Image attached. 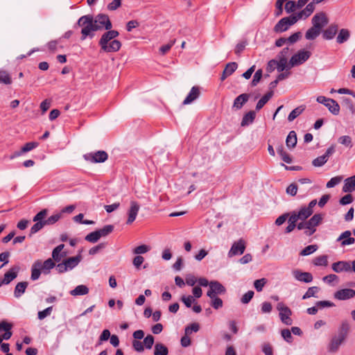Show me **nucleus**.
I'll return each instance as SVG.
<instances>
[{
    "label": "nucleus",
    "mask_w": 355,
    "mask_h": 355,
    "mask_svg": "<svg viewBox=\"0 0 355 355\" xmlns=\"http://www.w3.org/2000/svg\"><path fill=\"white\" fill-rule=\"evenodd\" d=\"M77 26H82L81 40H84L87 36L93 37L92 32L101 29L110 30L112 25L107 15H98L94 19L92 15L82 16L77 21Z\"/></svg>",
    "instance_id": "obj_1"
},
{
    "label": "nucleus",
    "mask_w": 355,
    "mask_h": 355,
    "mask_svg": "<svg viewBox=\"0 0 355 355\" xmlns=\"http://www.w3.org/2000/svg\"><path fill=\"white\" fill-rule=\"evenodd\" d=\"M54 267H55V263L51 258H49L44 261L40 259L36 260L31 266V280H37L42 273L49 275Z\"/></svg>",
    "instance_id": "obj_2"
},
{
    "label": "nucleus",
    "mask_w": 355,
    "mask_h": 355,
    "mask_svg": "<svg viewBox=\"0 0 355 355\" xmlns=\"http://www.w3.org/2000/svg\"><path fill=\"white\" fill-rule=\"evenodd\" d=\"M323 219L320 214H314L309 220L302 221L297 225L299 230H304V233L306 236H311L316 231V227L322 223Z\"/></svg>",
    "instance_id": "obj_3"
},
{
    "label": "nucleus",
    "mask_w": 355,
    "mask_h": 355,
    "mask_svg": "<svg viewBox=\"0 0 355 355\" xmlns=\"http://www.w3.org/2000/svg\"><path fill=\"white\" fill-rule=\"evenodd\" d=\"M349 329L347 323H343L342 324V331L338 335L334 336L328 346V350L330 352H336L339 349L340 345L344 342L346 338L347 331Z\"/></svg>",
    "instance_id": "obj_4"
},
{
    "label": "nucleus",
    "mask_w": 355,
    "mask_h": 355,
    "mask_svg": "<svg viewBox=\"0 0 355 355\" xmlns=\"http://www.w3.org/2000/svg\"><path fill=\"white\" fill-rule=\"evenodd\" d=\"M311 53L309 51L302 50L294 54L290 59L288 67L292 68L304 63L311 56Z\"/></svg>",
    "instance_id": "obj_5"
},
{
    "label": "nucleus",
    "mask_w": 355,
    "mask_h": 355,
    "mask_svg": "<svg viewBox=\"0 0 355 355\" xmlns=\"http://www.w3.org/2000/svg\"><path fill=\"white\" fill-rule=\"evenodd\" d=\"M277 309L279 311V315L281 321L286 325H291L293 320L291 316L292 311L284 303L279 302L277 304Z\"/></svg>",
    "instance_id": "obj_6"
},
{
    "label": "nucleus",
    "mask_w": 355,
    "mask_h": 355,
    "mask_svg": "<svg viewBox=\"0 0 355 355\" xmlns=\"http://www.w3.org/2000/svg\"><path fill=\"white\" fill-rule=\"evenodd\" d=\"M296 23V19L292 15L281 19L275 26L274 31L277 33H282L287 31L289 27Z\"/></svg>",
    "instance_id": "obj_7"
},
{
    "label": "nucleus",
    "mask_w": 355,
    "mask_h": 355,
    "mask_svg": "<svg viewBox=\"0 0 355 355\" xmlns=\"http://www.w3.org/2000/svg\"><path fill=\"white\" fill-rule=\"evenodd\" d=\"M107 153L103 150H98L94 153H87L84 155V158L92 163H101L107 160Z\"/></svg>",
    "instance_id": "obj_8"
},
{
    "label": "nucleus",
    "mask_w": 355,
    "mask_h": 355,
    "mask_svg": "<svg viewBox=\"0 0 355 355\" xmlns=\"http://www.w3.org/2000/svg\"><path fill=\"white\" fill-rule=\"evenodd\" d=\"M226 291L225 288L217 281H211L209 283V288L207 291V296L213 297L218 295L224 294Z\"/></svg>",
    "instance_id": "obj_9"
},
{
    "label": "nucleus",
    "mask_w": 355,
    "mask_h": 355,
    "mask_svg": "<svg viewBox=\"0 0 355 355\" xmlns=\"http://www.w3.org/2000/svg\"><path fill=\"white\" fill-rule=\"evenodd\" d=\"M335 153V146L331 145L329 147L326 153L322 155L316 157L312 162V164L315 167H320L323 166L329 159V157Z\"/></svg>",
    "instance_id": "obj_10"
},
{
    "label": "nucleus",
    "mask_w": 355,
    "mask_h": 355,
    "mask_svg": "<svg viewBox=\"0 0 355 355\" xmlns=\"http://www.w3.org/2000/svg\"><path fill=\"white\" fill-rule=\"evenodd\" d=\"M329 22L328 18L326 14L323 12L316 13L312 18L313 26L322 29Z\"/></svg>",
    "instance_id": "obj_11"
},
{
    "label": "nucleus",
    "mask_w": 355,
    "mask_h": 355,
    "mask_svg": "<svg viewBox=\"0 0 355 355\" xmlns=\"http://www.w3.org/2000/svg\"><path fill=\"white\" fill-rule=\"evenodd\" d=\"M334 297L338 300H347L355 297V290L352 288H343L334 293Z\"/></svg>",
    "instance_id": "obj_12"
},
{
    "label": "nucleus",
    "mask_w": 355,
    "mask_h": 355,
    "mask_svg": "<svg viewBox=\"0 0 355 355\" xmlns=\"http://www.w3.org/2000/svg\"><path fill=\"white\" fill-rule=\"evenodd\" d=\"M245 249V241L243 239H240L237 242L233 243L228 252V256L229 257H232L236 255L242 254L244 252Z\"/></svg>",
    "instance_id": "obj_13"
},
{
    "label": "nucleus",
    "mask_w": 355,
    "mask_h": 355,
    "mask_svg": "<svg viewBox=\"0 0 355 355\" xmlns=\"http://www.w3.org/2000/svg\"><path fill=\"white\" fill-rule=\"evenodd\" d=\"M315 6L311 2H310L306 5L305 8L298 12L297 13L293 15V16L295 17L296 22L300 19H306L311 15V14L315 10Z\"/></svg>",
    "instance_id": "obj_14"
},
{
    "label": "nucleus",
    "mask_w": 355,
    "mask_h": 355,
    "mask_svg": "<svg viewBox=\"0 0 355 355\" xmlns=\"http://www.w3.org/2000/svg\"><path fill=\"white\" fill-rule=\"evenodd\" d=\"M140 206L139 203L136 201H131L130 202V206L128 211V220L126 221L127 224H131L132 223L138 214V212L139 211Z\"/></svg>",
    "instance_id": "obj_15"
},
{
    "label": "nucleus",
    "mask_w": 355,
    "mask_h": 355,
    "mask_svg": "<svg viewBox=\"0 0 355 355\" xmlns=\"http://www.w3.org/2000/svg\"><path fill=\"white\" fill-rule=\"evenodd\" d=\"M336 241L340 242L342 247H345L354 244L355 239L352 236V232L349 230H346L338 237Z\"/></svg>",
    "instance_id": "obj_16"
},
{
    "label": "nucleus",
    "mask_w": 355,
    "mask_h": 355,
    "mask_svg": "<svg viewBox=\"0 0 355 355\" xmlns=\"http://www.w3.org/2000/svg\"><path fill=\"white\" fill-rule=\"evenodd\" d=\"M293 277L301 282L310 283L313 281V275L308 272H302L300 270H294L292 271Z\"/></svg>",
    "instance_id": "obj_17"
},
{
    "label": "nucleus",
    "mask_w": 355,
    "mask_h": 355,
    "mask_svg": "<svg viewBox=\"0 0 355 355\" xmlns=\"http://www.w3.org/2000/svg\"><path fill=\"white\" fill-rule=\"evenodd\" d=\"M351 261H339L332 264V270L336 272H351Z\"/></svg>",
    "instance_id": "obj_18"
},
{
    "label": "nucleus",
    "mask_w": 355,
    "mask_h": 355,
    "mask_svg": "<svg viewBox=\"0 0 355 355\" xmlns=\"http://www.w3.org/2000/svg\"><path fill=\"white\" fill-rule=\"evenodd\" d=\"M121 47V43L119 40L113 39L107 43V44H104L102 46L101 50L106 53H112L118 51Z\"/></svg>",
    "instance_id": "obj_19"
},
{
    "label": "nucleus",
    "mask_w": 355,
    "mask_h": 355,
    "mask_svg": "<svg viewBox=\"0 0 355 355\" xmlns=\"http://www.w3.org/2000/svg\"><path fill=\"white\" fill-rule=\"evenodd\" d=\"M313 211H310L305 206L302 207L299 211H293L291 213V216H294L297 220L305 221L312 214Z\"/></svg>",
    "instance_id": "obj_20"
},
{
    "label": "nucleus",
    "mask_w": 355,
    "mask_h": 355,
    "mask_svg": "<svg viewBox=\"0 0 355 355\" xmlns=\"http://www.w3.org/2000/svg\"><path fill=\"white\" fill-rule=\"evenodd\" d=\"M107 31L104 33L100 40H99V45L101 47L104 44H107V43H109L110 41H111L113 39H115L116 37L119 36V33L117 31L114 30H107Z\"/></svg>",
    "instance_id": "obj_21"
},
{
    "label": "nucleus",
    "mask_w": 355,
    "mask_h": 355,
    "mask_svg": "<svg viewBox=\"0 0 355 355\" xmlns=\"http://www.w3.org/2000/svg\"><path fill=\"white\" fill-rule=\"evenodd\" d=\"M64 248V244H60L53 250L52 260L54 262L59 263L62 258L67 256V252L63 251Z\"/></svg>",
    "instance_id": "obj_22"
},
{
    "label": "nucleus",
    "mask_w": 355,
    "mask_h": 355,
    "mask_svg": "<svg viewBox=\"0 0 355 355\" xmlns=\"http://www.w3.org/2000/svg\"><path fill=\"white\" fill-rule=\"evenodd\" d=\"M200 96V91L198 87H193L189 93L183 101V105H189L197 99Z\"/></svg>",
    "instance_id": "obj_23"
},
{
    "label": "nucleus",
    "mask_w": 355,
    "mask_h": 355,
    "mask_svg": "<svg viewBox=\"0 0 355 355\" xmlns=\"http://www.w3.org/2000/svg\"><path fill=\"white\" fill-rule=\"evenodd\" d=\"M355 190V175L346 178L344 180L343 191L351 193Z\"/></svg>",
    "instance_id": "obj_24"
},
{
    "label": "nucleus",
    "mask_w": 355,
    "mask_h": 355,
    "mask_svg": "<svg viewBox=\"0 0 355 355\" xmlns=\"http://www.w3.org/2000/svg\"><path fill=\"white\" fill-rule=\"evenodd\" d=\"M19 270V267H13L5 273L4 277L3 279L4 281V284H8L13 279H15L17 276Z\"/></svg>",
    "instance_id": "obj_25"
},
{
    "label": "nucleus",
    "mask_w": 355,
    "mask_h": 355,
    "mask_svg": "<svg viewBox=\"0 0 355 355\" xmlns=\"http://www.w3.org/2000/svg\"><path fill=\"white\" fill-rule=\"evenodd\" d=\"M275 64L277 65V69L279 72H282L285 69H290L288 63H287V59H278V60H272L268 62V65Z\"/></svg>",
    "instance_id": "obj_26"
},
{
    "label": "nucleus",
    "mask_w": 355,
    "mask_h": 355,
    "mask_svg": "<svg viewBox=\"0 0 355 355\" xmlns=\"http://www.w3.org/2000/svg\"><path fill=\"white\" fill-rule=\"evenodd\" d=\"M249 98V95L247 94H242L238 96L234 101V107L237 110H239L242 107V106L248 101Z\"/></svg>",
    "instance_id": "obj_27"
},
{
    "label": "nucleus",
    "mask_w": 355,
    "mask_h": 355,
    "mask_svg": "<svg viewBox=\"0 0 355 355\" xmlns=\"http://www.w3.org/2000/svg\"><path fill=\"white\" fill-rule=\"evenodd\" d=\"M350 37V32L348 29L342 28L340 30L336 37V42L338 44H343L347 42Z\"/></svg>",
    "instance_id": "obj_28"
},
{
    "label": "nucleus",
    "mask_w": 355,
    "mask_h": 355,
    "mask_svg": "<svg viewBox=\"0 0 355 355\" xmlns=\"http://www.w3.org/2000/svg\"><path fill=\"white\" fill-rule=\"evenodd\" d=\"M28 286V282H19L14 291V295L16 298L20 297L24 293Z\"/></svg>",
    "instance_id": "obj_29"
},
{
    "label": "nucleus",
    "mask_w": 355,
    "mask_h": 355,
    "mask_svg": "<svg viewBox=\"0 0 355 355\" xmlns=\"http://www.w3.org/2000/svg\"><path fill=\"white\" fill-rule=\"evenodd\" d=\"M255 116L256 114L254 111H250L243 116L241 123V125L244 127L252 123L255 119Z\"/></svg>",
    "instance_id": "obj_30"
},
{
    "label": "nucleus",
    "mask_w": 355,
    "mask_h": 355,
    "mask_svg": "<svg viewBox=\"0 0 355 355\" xmlns=\"http://www.w3.org/2000/svg\"><path fill=\"white\" fill-rule=\"evenodd\" d=\"M81 261V256L77 255L76 257H69L64 260V262L69 270L74 268Z\"/></svg>",
    "instance_id": "obj_31"
},
{
    "label": "nucleus",
    "mask_w": 355,
    "mask_h": 355,
    "mask_svg": "<svg viewBox=\"0 0 355 355\" xmlns=\"http://www.w3.org/2000/svg\"><path fill=\"white\" fill-rule=\"evenodd\" d=\"M328 101L329 102L327 103L325 106L328 108L331 113L334 115H338L340 112V105L335 100L331 98Z\"/></svg>",
    "instance_id": "obj_32"
},
{
    "label": "nucleus",
    "mask_w": 355,
    "mask_h": 355,
    "mask_svg": "<svg viewBox=\"0 0 355 355\" xmlns=\"http://www.w3.org/2000/svg\"><path fill=\"white\" fill-rule=\"evenodd\" d=\"M89 293V288L85 285H78L73 290H71L69 293L73 296L84 295Z\"/></svg>",
    "instance_id": "obj_33"
},
{
    "label": "nucleus",
    "mask_w": 355,
    "mask_h": 355,
    "mask_svg": "<svg viewBox=\"0 0 355 355\" xmlns=\"http://www.w3.org/2000/svg\"><path fill=\"white\" fill-rule=\"evenodd\" d=\"M338 31L336 26H331L327 28L323 33V37L325 40H331L334 37Z\"/></svg>",
    "instance_id": "obj_34"
},
{
    "label": "nucleus",
    "mask_w": 355,
    "mask_h": 355,
    "mask_svg": "<svg viewBox=\"0 0 355 355\" xmlns=\"http://www.w3.org/2000/svg\"><path fill=\"white\" fill-rule=\"evenodd\" d=\"M321 30L312 26L306 31L305 37L306 40H312L315 39L320 33Z\"/></svg>",
    "instance_id": "obj_35"
},
{
    "label": "nucleus",
    "mask_w": 355,
    "mask_h": 355,
    "mask_svg": "<svg viewBox=\"0 0 355 355\" xmlns=\"http://www.w3.org/2000/svg\"><path fill=\"white\" fill-rule=\"evenodd\" d=\"M286 146L288 148H294L297 144V135L295 131H291L286 140Z\"/></svg>",
    "instance_id": "obj_36"
},
{
    "label": "nucleus",
    "mask_w": 355,
    "mask_h": 355,
    "mask_svg": "<svg viewBox=\"0 0 355 355\" xmlns=\"http://www.w3.org/2000/svg\"><path fill=\"white\" fill-rule=\"evenodd\" d=\"M272 96V92H270L265 94L263 96H262L261 98L257 103L256 110H261L265 105V104L271 98Z\"/></svg>",
    "instance_id": "obj_37"
},
{
    "label": "nucleus",
    "mask_w": 355,
    "mask_h": 355,
    "mask_svg": "<svg viewBox=\"0 0 355 355\" xmlns=\"http://www.w3.org/2000/svg\"><path fill=\"white\" fill-rule=\"evenodd\" d=\"M313 263L316 266H327L328 265V257L327 255L317 257L313 260Z\"/></svg>",
    "instance_id": "obj_38"
},
{
    "label": "nucleus",
    "mask_w": 355,
    "mask_h": 355,
    "mask_svg": "<svg viewBox=\"0 0 355 355\" xmlns=\"http://www.w3.org/2000/svg\"><path fill=\"white\" fill-rule=\"evenodd\" d=\"M277 153L279 155V156L281 157L282 159L287 163V164H291L292 162V159L291 157H290V155L284 150L283 146H279L277 148Z\"/></svg>",
    "instance_id": "obj_39"
},
{
    "label": "nucleus",
    "mask_w": 355,
    "mask_h": 355,
    "mask_svg": "<svg viewBox=\"0 0 355 355\" xmlns=\"http://www.w3.org/2000/svg\"><path fill=\"white\" fill-rule=\"evenodd\" d=\"M200 329V325L197 322H193L188 325L184 329V334L190 336L193 333H196Z\"/></svg>",
    "instance_id": "obj_40"
},
{
    "label": "nucleus",
    "mask_w": 355,
    "mask_h": 355,
    "mask_svg": "<svg viewBox=\"0 0 355 355\" xmlns=\"http://www.w3.org/2000/svg\"><path fill=\"white\" fill-rule=\"evenodd\" d=\"M320 288L318 286H312L308 288L306 292L302 296L303 300L309 299L311 297H317L315 295L319 292Z\"/></svg>",
    "instance_id": "obj_41"
},
{
    "label": "nucleus",
    "mask_w": 355,
    "mask_h": 355,
    "mask_svg": "<svg viewBox=\"0 0 355 355\" xmlns=\"http://www.w3.org/2000/svg\"><path fill=\"white\" fill-rule=\"evenodd\" d=\"M168 349L162 343H157L155 345L154 355H168Z\"/></svg>",
    "instance_id": "obj_42"
},
{
    "label": "nucleus",
    "mask_w": 355,
    "mask_h": 355,
    "mask_svg": "<svg viewBox=\"0 0 355 355\" xmlns=\"http://www.w3.org/2000/svg\"><path fill=\"white\" fill-rule=\"evenodd\" d=\"M304 108L302 106L297 107L295 108L289 114L288 116V120L289 121H293L298 116H300L304 111Z\"/></svg>",
    "instance_id": "obj_43"
},
{
    "label": "nucleus",
    "mask_w": 355,
    "mask_h": 355,
    "mask_svg": "<svg viewBox=\"0 0 355 355\" xmlns=\"http://www.w3.org/2000/svg\"><path fill=\"white\" fill-rule=\"evenodd\" d=\"M12 79L9 73L6 71H0V83L10 85Z\"/></svg>",
    "instance_id": "obj_44"
},
{
    "label": "nucleus",
    "mask_w": 355,
    "mask_h": 355,
    "mask_svg": "<svg viewBox=\"0 0 355 355\" xmlns=\"http://www.w3.org/2000/svg\"><path fill=\"white\" fill-rule=\"evenodd\" d=\"M297 220L295 219V217L294 216L290 215L288 218V225L286 227V233H290L291 232L295 227H297Z\"/></svg>",
    "instance_id": "obj_45"
},
{
    "label": "nucleus",
    "mask_w": 355,
    "mask_h": 355,
    "mask_svg": "<svg viewBox=\"0 0 355 355\" xmlns=\"http://www.w3.org/2000/svg\"><path fill=\"white\" fill-rule=\"evenodd\" d=\"M101 238V234H99V233L98 232V231H94V232H92L89 234H88L86 236H85V240L87 241H89L90 243H96Z\"/></svg>",
    "instance_id": "obj_46"
},
{
    "label": "nucleus",
    "mask_w": 355,
    "mask_h": 355,
    "mask_svg": "<svg viewBox=\"0 0 355 355\" xmlns=\"http://www.w3.org/2000/svg\"><path fill=\"white\" fill-rule=\"evenodd\" d=\"M35 223L32 226L30 230L31 235L34 234L42 230L46 225V221H35Z\"/></svg>",
    "instance_id": "obj_47"
},
{
    "label": "nucleus",
    "mask_w": 355,
    "mask_h": 355,
    "mask_svg": "<svg viewBox=\"0 0 355 355\" xmlns=\"http://www.w3.org/2000/svg\"><path fill=\"white\" fill-rule=\"evenodd\" d=\"M318 250L317 245H310L304 248L300 252L302 256H307L313 254Z\"/></svg>",
    "instance_id": "obj_48"
},
{
    "label": "nucleus",
    "mask_w": 355,
    "mask_h": 355,
    "mask_svg": "<svg viewBox=\"0 0 355 355\" xmlns=\"http://www.w3.org/2000/svg\"><path fill=\"white\" fill-rule=\"evenodd\" d=\"M338 142L344 145L346 147L352 148V138L348 135L341 136L338 138Z\"/></svg>",
    "instance_id": "obj_49"
},
{
    "label": "nucleus",
    "mask_w": 355,
    "mask_h": 355,
    "mask_svg": "<svg viewBox=\"0 0 355 355\" xmlns=\"http://www.w3.org/2000/svg\"><path fill=\"white\" fill-rule=\"evenodd\" d=\"M343 103L349 112L352 114H355V104L354 102L348 98H345L343 99Z\"/></svg>",
    "instance_id": "obj_50"
},
{
    "label": "nucleus",
    "mask_w": 355,
    "mask_h": 355,
    "mask_svg": "<svg viewBox=\"0 0 355 355\" xmlns=\"http://www.w3.org/2000/svg\"><path fill=\"white\" fill-rule=\"evenodd\" d=\"M39 146V143L36 141L28 142L21 148L23 153H26L37 148Z\"/></svg>",
    "instance_id": "obj_51"
},
{
    "label": "nucleus",
    "mask_w": 355,
    "mask_h": 355,
    "mask_svg": "<svg viewBox=\"0 0 355 355\" xmlns=\"http://www.w3.org/2000/svg\"><path fill=\"white\" fill-rule=\"evenodd\" d=\"M237 69V64L236 62H230L225 67L224 70L225 75H232Z\"/></svg>",
    "instance_id": "obj_52"
},
{
    "label": "nucleus",
    "mask_w": 355,
    "mask_h": 355,
    "mask_svg": "<svg viewBox=\"0 0 355 355\" xmlns=\"http://www.w3.org/2000/svg\"><path fill=\"white\" fill-rule=\"evenodd\" d=\"M266 282H267V280L265 278H261V279L255 280L254 282V286L255 289L257 290V291L261 292L263 290V288L266 285Z\"/></svg>",
    "instance_id": "obj_53"
},
{
    "label": "nucleus",
    "mask_w": 355,
    "mask_h": 355,
    "mask_svg": "<svg viewBox=\"0 0 355 355\" xmlns=\"http://www.w3.org/2000/svg\"><path fill=\"white\" fill-rule=\"evenodd\" d=\"M114 230V226L112 225H107L104 226L102 229H100L98 231L99 234H101V237L105 236L110 234Z\"/></svg>",
    "instance_id": "obj_54"
},
{
    "label": "nucleus",
    "mask_w": 355,
    "mask_h": 355,
    "mask_svg": "<svg viewBox=\"0 0 355 355\" xmlns=\"http://www.w3.org/2000/svg\"><path fill=\"white\" fill-rule=\"evenodd\" d=\"M211 299V305L215 309H218L223 306V301L220 298L217 296H214L213 297H210Z\"/></svg>",
    "instance_id": "obj_55"
},
{
    "label": "nucleus",
    "mask_w": 355,
    "mask_h": 355,
    "mask_svg": "<svg viewBox=\"0 0 355 355\" xmlns=\"http://www.w3.org/2000/svg\"><path fill=\"white\" fill-rule=\"evenodd\" d=\"M343 180L342 176H336L332 178L327 183L326 187L327 188H333L335 186L338 185Z\"/></svg>",
    "instance_id": "obj_56"
},
{
    "label": "nucleus",
    "mask_w": 355,
    "mask_h": 355,
    "mask_svg": "<svg viewBox=\"0 0 355 355\" xmlns=\"http://www.w3.org/2000/svg\"><path fill=\"white\" fill-rule=\"evenodd\" d=\"M62 217L61 213H56L49 217L45 221L46 225H53L58 222Z\"/></svg>",
    "instance_id": "obj_57"
},
{
    "label": "nucleus",
    "mask_w": 355,
    "mask_h": 355,
    "mask_svg": "<svg viewBox=\"0 0 355 355\" xmlns=\"http://www.w3.org/2000/svg\"><path fill=\"white\" fill-rule=\"evenodd\" d=\"M52 310L53 307L49 306L43 311H39L37 313L38 319L42 320L46 318L47 316H49L51 314Z\"/></svg>",
    "instance_id": "obj_58"
},
{
    "label": "nucleus",
    "mask_w": 355,
    "mask_h": 355,
    "mask_svg": "<svg viewBox=\"0 0 355 355\" xmlns=\"http://www.w3.org/2000/svg\"><path fill=\"white\" fill-rule=\"evenodd\" d=\"M150 250L149 246L146 245H141L135 248L133 250L134 254H141L146 253Z\"/></svg>",
    "instance_id": "obj_59"
},
{
    "label": "nucleus",
    "mask_w": 355,
    "mask_h": 355,
    "mask_svg": "<svg viewBox=\"0 0 355 355\" xmlns=\"http://www.w3.org/2000/svg\"><path fill=\"white\" fill-rule=\"evenodd\" d=\"M281 335L287 343H291L293 342V336L291 335V331L289 329H283L281 331Z\"/></svg>",
    "instance_id": "obj_60"
},
{
    "label": "nucleus",
    "mask_w": 355,
    "mask_h": 355,
    "mask_svg": "<svg viewBox=\"0 0 355 355\" xmlns=\"http://www.w3.org/2000/svg\"><path fill=\"white\" fill-rule=\"evenodd\" d=\"M182 301L187 307H191L192 304H193L196 302L194 297L191 295L182 296Z\"/></svg>",
    "instance_id": "obj_61"
},
{
    "label": "nucleus",
    "mask_w": 355,
    "mask_h": 355,
    "mask_svg": "<svg viewBox=\"0 0 355 355\" xmlns=\"http://www.w3.org/2000/svg\"><path fill=\"white\" fill-rule=\"evenodd\" d=\"M47 214V210L46 209H42L40 212H38L34 217L33 220V221H44V218Z\"/></svg>",
    "instance_id": "obj_62"
},
{
    "label": "nucleus",
    "mask_w": 355,
    "mask_h": 355,
    "mask_svg": "<svg viewBox=\"0 0 355 355\" xmlns=\"http://www.w3.org/2000/svg\"><path fill=\"white\" fill-rule=\"evenodd\" d=\"M261 77H262V70L259 69L255 72V73L253 76V79L251 82L252 86H256L259 83Z\"/></svg>",
    "instance_id": "obj_63"
},
{
    "label": "nucleus",
    "mask_w": 355,
    "mask_h": 355,
    "mask_svg": "<svg viewBox=\"0 0 355 355\" xmlns=\"http://www.w3.org/2000/svg\"><path fill=\"white\" fill-rule=\"evenodd\" d=\"M297 8V3L293 1H289L286 3L285 10L288 13L293 12Z\"/></svg>",
    "instance_id": "obj_64"
}]
</instances>
